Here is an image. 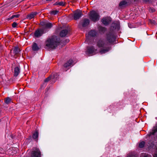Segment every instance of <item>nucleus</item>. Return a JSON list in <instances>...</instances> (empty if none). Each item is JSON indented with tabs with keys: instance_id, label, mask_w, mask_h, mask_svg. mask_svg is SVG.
Masks as SVG:
<instances>
[{
	"instance_id": "nucleus-34",
	"label": "nucleus",
	"mask_w": 157,
	"mask_h": 157,
	"mask_svg": "<svg viewBox=\"0 0 157 157\" xmlns=\"http://www.w3.org/2000/svg\"><path fill=\"white\" fill-rule=\"evenodd\" d=\"M153 157H157V149L155 150V153L153 155Z\"/></svg>"
},
{
	"instance_id": "nucleus-14",
	"label": "nucleus",
	"mask_w": 157,
	"mask_h": 157,
	"mask_svg": "<svg viewBox=\"0 0 157 157\" xmlns=\"http://www.w3.org/2000/svg\"><path fill=\"white\" fill-rule=\"evenodd\" d=\"M157 132V124L153 127V128L151 132L149 133V134L147 135V138L150 137L151 135H153Z\"/></svg>"
},
{
	"instance_id": "nucleus-3",
	"label": "nucleus",
	"mask_w": 157,
	"mask_h": 157,
	"mask_svg": "<svg viewBox=\"0 0 157 157\" xmlns=\"http://www.w3.org/2000/svg\"><path fill=\"white\" fill-rule=\"evenodd\" d=\"M89 16L90 20L94 22L99 21L100 17L99 13L94 10L90 11Z\"/></svg>"
},
{
	"instance_id": "nucleus-4",
	"label": "nucleus",
	"mask_w": 157,
	"mask_h": 157,
	"mask_svg": "<svg viewBox=\"0 0 157 157\" xmlns=\"http://www.w3.org/2000/svg\"><path fill=\"white\" fill-rule=\"evenodd\" d=\"M97 32L94 30H91L89 32L87 35H86V39L85 42L86 43L90 44L89 41L91 37H94L96 36Z\"/></svg>"
},
{
	"instance_id": "nucleus-25",
	"label": "nucleus",
	"mask_w": 157,
	"mask_h": 157,
	"mask_svg": "<svg viewBox=\"0 0 157 157\" xmlns=\"http://www.w3.org/2000/svg\"><path fill=\"white\" fill-rule=\"evenodd\" d=\"M19 51V49L18 47H15L13 52L15 54H16L18 53Z\"/></svg>"
},
{
	"instance_id": "nucleus-28",
	"label": "nucleus",
	"mask_w": 157,
	"mask_h": 157,
	"mask_svg": "<svg viewBox=\"0 0 157 157\" xmlns=\"http://www.w3.org/2000/svg\"><path fill=\"white\" fill-rule=\"evenodd\" d=\"M144 142L142 141L139 144V147L140 148H142L144 146Z\"/></svg>"
},
{
	"instance_id": "nucleus-32",
	"label": "nucleus",
	"mask_w": 157,
	"mask_h": 157,
	"mask_svg": "<svg viewBox=\"0 0 157 157\" xmlns=\"http://www.w3.org/2000/svg\"><path fill=\"white\" fill-rule=\"evenodd\" d=\"M17 25V24L16 22H14L12 25V26L13 28H15Z\"/></svg>"
},
{
	"instance_id": "nucleus-36",
	"label": "nucleus",
	"mask_w": 157,
	"mask_h": 157,
	"mask_svg": "<svg viewBox=\"0 0 157 157\" xmlns=\"http://www.w3.org/2000/svg\"><path fill=\"white\" fill-rule=\"evenodd\" d=\"M150 11L151 12H153L155 11V10L154 9H151L150 10Z\"/></svg>"
},
{
	"instance_id": "nucleus-18",
	"label": "nucleus",
	"mask_w": 157,
	"mask_h": 157,
	"mask_svg": "<svg viewBox=\"0 0 157 157\" xmlns=\"http://www.w3.org/2000/svg\"><path fill=\"white\" fill-rule=\"evenodd\" d=\"M112 27L114 29H118L120 27L119 24L117 22H114L112 24Z\"/></svg>"
},
{
	"instance_id": "nucleus-42",
	"label": "nucleus",
	"mask_w": 157,
	"mask_h": 157,
	"mask_svg": "<svg viewBox=\"0 0 157 157\" xmlns=\"http://www.w3.org/2000/svg\"><path fill=\"white\" fill-rule=\"evenodd\" d=\"M8 20H9V19H10V18H8Z\"/></svg>"
},
{
	"instance_id": "nucleus-27",
	"label": "nucleus",
	"mask_w": 157,
	"mask_h": 157,
	"mask_svg": "<svg viewBox=\"0 0 157 157\" xmlns=\"http://www.w3.org/2000/svg\"><path fill=\"white\" fill-rule=\"evenodd\" d=\"M19 14H14L12 15L10 17V20H12L13 19L17 18L19 17Z\"/></svg>"
},
{
	"instance_id": "nucleus-35",
	"label": "nucleus",
	"mask_w": 157,
	"mask_h": 157,
	"mask_svg": "<svg viewBox=\"0 0 157 157\" xmlns=\"http://www.w3.org/2000/svg\"><path fill=\"white\" fill-rule=\"evenodd\" d=\"M127 157H139L138 155H134L131 154L130 155Z\"/></svg>"
},
{
	"instance_id": "nucleus-17",
	"label": "nucleus",
	"mask_w": 157,
	"mask_h": 157,
	"mask_svg": "<svg viewBox=\"0 0 157 157\" xmlns=\"http://www.w3.org/2000/svg\"><path fill=\"white\" fill-rule=\"evenodd\" d=\"M37 12H33L31 13L30 14L28 15L27 18L29 19H31L34 17L37 14Z\"/></svg>"
},
{
	"instance_id": "nucleus-37",
	"label": "nucleus",
	"mask_w": 157,
	"mask_h": 157,
	"mask_svg": "<svg viewBox=\"0 0 157 157\" xmlns=\"http://www.w3.org/2000/svg\"><path fill=\"white\" fill-rule=\"evenodd\" d=\"M57 74H54L53 75V78H56V76H57Z\"/></svg>"
},
{
	"instance_id": "nucleus-13",
	"label": "nucleus",
	"mask_w": 157,
	"mask_h": 157,
	"mask_svg": "<svg viewBox=\"0 0 157 157\" xmlns=\"http://www.w3.org/2000/svg\"><path fill=\"white\" fill-rule=\"evenodd\" d=\"M128 5V2L125 0H122L120 2L119 6L120 8L122 9Z\"/></svg>"
},
{
	"instance_id": "nucleus-8",
	"label": "nucleus",
	"mask_w": 157,
	"mask_h": 157,
	"mask_svg": "<svg viewBox=\"0 0 157 157\" xmlns=\"http://www.w3.org/2000/svg\"><path fill=\"white\" fill-rule=\"evenodd\" d=\"M41 24L43 26L42 28H44L45 31L47 30V32L48 31V29H50L53 26V24L52 23L48 22H42L41 23Z\"/></svg>"
},
{
	"instance_id": "nucleus-39",
	"label": "nucleus",
	"mask_w": 157,
	"mask_h": 157,
	"mask_svg": "<svg viewBox=\"0 0 157 157\" xmlns=\"http://www.w3.org/2000/svg\"><path fill=\"white\" fill-rule=\"evenodd\" d=\"M15 66V63H13L12 64V67H13V66Z\"/></svg>"
},
{
	"instance_id": "nucleus-2",
	"label": "nucleus",
	"mask_w": 157,
	"mask_h": 157,
	"mask_svg": "<svg viewBox=\"0 0 157 157\" xmlns=\"http://www.w3.org/2000/svg\"><path fill=\"white\" fill-rule=\"evenodd\" d=\"M60 38L55 36L49 37L46 41V46L49 48H55L59 44Z\"/></svg>"
},
{
	"instance_id": "nucleus-29",
	"label": "nucleus",
	"mask_w": 157,
	"mask_h": 157,
	"mask_svg": "<svg viewBox=\"0 0 157 157\" xmlns=\"http://www.w3.org/2000/svg\"><path fill=\"white\" fill-rule=\"evenodd\" d=\"M58 12V11L57 10H53V11H52L50 13L52 15H55L57 14Z\"/></svg>"
},
{
	"instance_id": "nucleus-19",
	"label": "nucleus",
	"mask_w": 157,
	"mask_h": 157,
	"mask_svg": "<svg viewBox=\"0 0 157 157\" xmlns=\"http://www.w3.org/2000/svg\"><path fill=\"white\" fill-rule=\"evenodd\" d=\"M33 50L34 51H38L39 49V48L37 44L36 43H34L32 47Z\"/></svg>"
},
{
	"instance_id": "nucleus-1",
	"label": "nucleus",
	"mask_w": 157,
	"mask_h": 157,
	"mask_svg": "<svg viewBox=\"0 0 157 157\" xmlns=\"http://www.w3.org/2000/svg\"><path fill=\"white\" fill-rule=\"evenodd\" d=\"M115 39L114 34L109 33L107 35V38H100L96 41L97 46L100 48L99 53L101 54H105L111 49L110 44L113 42Z\"/></svg>"
},
{
	"instance_id": "nucleus-33",
	"label": "nucleus",
	"mask_w": 157,
	"mask_h": 157,
	"mask_svg": "<svg viewBox=\"0 0 157 157\" xmlns=\"http://www.w3.org/2000/svg\"><path fill=\"white\" fill-rule=\"evenodd\" d=\"M51 76H49V77H48V78H46L44 80V82H48V81H49L51 79Z\"/></svg>"
},
{
	"instance_id": "nucleus-9",
	"label": "nucleus",
	"mask_w": 157,
	"mask_h": 157,
	"mask_svg": "<svg viewBox=\"0 0 157 157\" xmlns=\"http://www.w3.org/2000/svg\"><path fill=\"white\" fill-rule=\"evenodd\" d=\"M82 13L81 10H77L74 12L73 16L74 19L77 20L79 19L82 16Z\"/></svg>"
},
{
	"instance_id": "nucleus-22",
	"label": "nucleus",
	"mask_w": 157,
	"mask_h": 157,
	"mask_svg": "<svg viewBox=\"0 0 157 157\" xmlns=\"http://www.w3.org/2000/svg\"><path fill=\"white\" fill-rule=\"evenodd\" d=\"M38 136V132L36 131L33 134V137L34 139L37 140Z\"/></svg>"
},
{
	"instance_id": "nucleus-30",
	"label": "nucleus",
	"mask_w": 157,
	"mask_h": 157,
	"mask_svg": "<svg viewBox=\"0 0 157 157\" xmlns=\"http://www.w3.org/2000/svg\"><path fill=\"white\" fill-rule=\"evenodd\" d=\"M5 103L6 104H8L10 103V99L9 97L6 98L5 99Z\"/></svg>"
},
{
	"instance_id": "nucleus-23",
	"label": "nucleus",
	"mask_w": 157,
	"mask_h": 157,
	"mask_svg": "<svg viewBox=\"0 0 157 157\" xmlns=\"http://www.w3.org/2000/svg\"><path fill=\"white\" fill-rule=\"evenodd\" d=\"M98 30L100 32L104 33L106 30V28L104 27L100 26L98 28Z\"/></svg>"
},
{
	"instance_id": "nucleus-7",
	"label": "nucleus",
	"mask_w": 157,
	"mask_h": 157,
	"mask_svg": "<svg viewBox=\"0 0 157 157\" xmlns=\"http://www.w3.org/2000/svg\"><path fill=\"white\" fill-rule=\"evenodd\" d=\"M97 49L94 48L93 46L88 47L86 52V53L88 55H94L96 54Z\"/></svg>"
},
{
	"instance_id": "nucleus-10",
	"label": "nucleus",
	"mask_w": 157,
	"mask_h": 157,
	"mask_svg": "<svg viewBox=\"0 0 157 157\" xmlns=\"http://www.w3.org/2000/svg\"><path fill=\"white\" fill-rule=\"evenodd\" d=\"M111 20V18L110 17H106L103 18L101 20V21L106 26L110 23Z\"/></svg>"
},
{
	"instance_id": "nucleus-40",
	"label": "nucleus",
	"mask_w": 157,
	"mask_h": 157,
	"mask_svg": "<svg viewBox=\"0 0 157 157\" xmlns=\"http://www.w3.org/2000/svg\"><path fill=\"white\" fill-rule=\"evenodd\" d=\"M142 0L145 2H148L149 1V0Z\"/></svg>"
},
{
	"instance_id": "nucleus-12",
	"label": "nucleus",
	"mask_w": 157,
	"mask_h": 157,
	"mask_svg": "<svg viewBox=\"0 0 157 157\" xmlns=\"http://www.w3.org/2000/svg\"><path fill=\"white\" fill-rule=\"evenodd\" d=\"M20 72V67L19 66H17L14 68V76L15 77L17 76Z\"/></svg>"
},
{
	"instance_id": "nucleus-31",
	"label": "nucleus",
	"mask_w": 157,
	"mask_h": 157,
	"mask_svg": "<svg viewBox=\"0 0 157 157\" xmlns=\"http://www.w3.org/2000/svg\"><path fill=\"white\" fill-rule=\"evenodd\" d=\"M140 157H148V155L145 153H142Z\"/></svg>"
},
{
	"instance_id": "nucleus-24",
	"label": "nucleus",
	"mask_w": 157,
	"mask_h": 157,
	"mask_svg": "<svg viewBox=\"0 0 157 157\" xmlns=\"http://www.w3.org/2000/svg\"><path fill=\"white\" fill-rule=\"evenodd\" d=\"M149 141V142L148 143V145H147V146H148L149 148H150L153 146L154 142L151 141Z\"/></svg>"
},
{
	"instance_id": "nucleus-38",
	"label": "nucleus",
	"mask_w": 157,
	"mask_h": 157,
	"mask_svg": "<svg viewBox=\"0 0 157 157\" xmlns=\"http://www.w3.org/2000/svg\"><path fill=\"white\" fill-rule=\"evenodd\" d=\"M128 26L129 28H132V25L131 24H128Z\"/></svg>"
},
{
	"instance_id": "nucleus-5",
	"label": "nucleus",
	"mask_w": 157,
	"mask_h": 157,
	"mask_svg": "<svg viewBox=\"0 0 157 157\" xmlns=\"http://www.w3.org/2000/svg\"><path fill=\"white\" fill-rule=\"evenodd\" d=\"M30 157H41V152L39 149L35 148L32 152Z\"/></svg>"
},
{
	"instance_id": "nucleus-16",
	"label": "nucleus",
	"mask_w": 157,
	"mask_h": 157,
	"mask_svg": "<svg viewBox=\"0 0 157 157\" xmlns=\"http://www.w3.org/2000/svg\"><path fill=\"white\" fill-rule=\"evenodd\" d=\"M90 23V20L88 19H84L82 23V25L83 27H85L88 25Z\"/></svg>"
},
{
	"instance_id": "nucleus-11",
	"label": "nucleus",
	"mask_w": 157,
	"mask_h": 157,
	"mask_svg": "<svg viewBox=\"0 0 157 157\" xmlns=\"http://www.w3.org/2000/svg\"><path fill=\"white\" fill-rule=\"evenodd\" d=\"M70 35L69 31L67 29H64L62 30L60 33V36L61 37H63Z\"/></svg>"
},
{
	"instance_id": "nucleus-41",
	"label": "nucleus",
	"mask_w": 157,
	"mask_h": 157,
	"mask_svg": "<svg viewBox=\"0 0 157 157\" xmlns=\"http://www.w3.org/2000/svg\"><path fill=\"white\" fill-rule=\"evenodd\" d=\"M151 22L153 23H155V22L154 21H151Z\"/></svg>"
},
{
	"instance_id": "nucleus-6",
	"label": "nucleus",
	"mask_w": 157,
	"mask_h": 157,
	"mask_svg": "<svg viewBox=\"0 0 157 157\" xmlns=\"http://www.w3.org/2000/svg\"><path fill=\"white\" fill-rule=\"evenodd\" d=\"M47 32V30L45 31V28H42L41 29H38L35 32L34 35L36 37H39L42 36V34Z\"/></svg>"
},
{
	"instance_id": "nucleus-21",
	"label": "nucleus",
	"mask_w": 157,
	"mask_h": 157,
	"mask_svg": "<svg viewBox=\"0 0 157 157\" xmlns=\"http://www.w3.org/2000/svg\"><path fill=\"white\" fill-rule=\"evenodd\" d=\"M65 3L63 2H57L54 3V5L63 6L65 5Z\"/></svg>"
},
{
	"instance_id": "nucleus-20",
	"label": "nucleus",
	"mask_w": 157,
	"mask_h": 157,
	"mask_svg": "<svg viewBox=\"0 0 157 157\" xmlns=\"http://www.w3.org/2000/svg\"><path fill=\"white\" fill-rule=\"evenodd\" d=\"M17 149L16 147H12L11 152L10 153V155H11L12 156H13L15 155L17 152Z\"/></svg>"
},
{
	"instance_id": "nucleus-15",
	"label": "nucleus",
	"mask_w": 157,
	"mask_h": 157,
	"mask_svg": "<svg viewBox=\"0 0 157 157\" xmlns=\"http://www.w3.org/2000/svg\"><path fill=\"white\" fill-rule=\"evenodd\" d=\"M73 65V61L72 59H69L63 65L65 67L68 68L71 67Z\"/></svg>"
},
{
	"instance_id": "nucleus-26",
	"label": "nucleus",
	"mask_w": 157,
	"mask_h": 157,
	"mask_svg": "<svg viewBox=\"0 0 157 157\" xmlns=\"http://www.w3.org/2000/svg\"><path fill=\"white\" fill-rule=\"evenodd\" d=\"M11 138L13 139V144H14L15 143H16L17 141V138L14 136L13 135L11 136Z\"/></svg>"
}]
</instances>
